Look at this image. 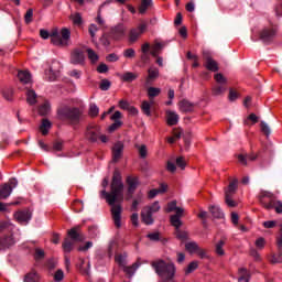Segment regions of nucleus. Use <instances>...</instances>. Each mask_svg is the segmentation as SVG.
Wrapping results in <instances>:
<instances>
[{"instance_id":"nucleus-1","label":"nucleus","mask_w":282,"mask_h":282,"mask_svg":"<svg viewBox=\"0 0 282 282\" xmlns=\"http://www.w3.org/2000/svg\"><path fill=\"white\" fill-rule=\"evenodd\" d=\"M110 188H111L110 192H106V189H102L100 194L104 198H106V202L111 207L110 212H111L115 226L117 228H120L121 213H122L121 203L123 202L124 185L122 183L121 174L118 169H116L113 172Z\"/></svg>"},{"instance_id":"nucleus-2","label":"nucleus","mask_w":282,"mask_h":282,"mask_svg":"<svg viewBox=\"0 0 282 282\" xmlns=\"http://www.w3.org/2000/svg\"><path fill=\"white\" fill-rule=\"evenodd\" d=\"M83 118V111L78 107L67 105L61 106L57 109V119L64 123L76 127Z\"/></svg>"},{"instance_id":"nucleus-3","label":"nucleus","mask_w":282,"mask_h":282,"mask_svg":"<svg viewBox=\"0 0 282 282\" xmlns=\"http://www.w3.org/2000/svg\"><path fill=\"white\" fill-rule=\"evenodd\" d=\"M152 267L162 279V282H169L173 280L175 275V265L173 263H166L164 260H159L153 261Z\"/></svg>"},{"instance_id":"nucleus-4","label":"nucleus","mask_w":282,"mask_h":282,"mask_svg":"<svg viewBox=\"0 0 282 282\" xmlns=\"http://www.w3.org/2000/svg\"><path fill=\"white\" fill-rule=\"evenodd\" d=\"M12 230L13 226L9 223H0V252L15 245Z\"/></svg>"},{"instance_id":"nucleus-5","label":"nucleus","mask_w":282,"mask_h":282,"mask_svg":"<svg viewBox=\"0 0 282 282\" xmlns=\"http://www.w3.org/2000/svg\"><path fill=\"white\" fill-rule=\"evenodd\" d=\"M259 203L268 210L275 209V213L282 214V203L275 202V196L272 192H267L265 189H261L258 195Z\"/></svg>"},{"instance_id":"nucleus-6","label":"nucleus","mask_w":282,"mask_h":282,"mask_svg":"<svg viewBox=\"0 0 282 282\" xmlns=\"http://www.w3.org/2000/svg\"><path fill=\"white\" fill-rule=\"evenodd\" d=\"M215 84L212 87L213 97H223L228 91V79L221 73L214 75Z\"/></svg>"},{"instance_id":"nucleus-7","label":"nucleus","mask_w":282,"mask_h":282,"mask_svg":"<svg viewBox=\"0 0 282 282\" xmlns=\"http://www.w3.org/2000/svg\"><path fill=\"white\" fill-rule=\"evenodd\" d=\"M51 43L57 46H68L69 45V39H72V31L67 28H63L61 32L58 30L52 31L50 34Z\"/></svg>"},{"instance_id":"nucleus-8","label":"nucleus","mask_w":282,"mask_h":282,"mask_svg":"<svg viewBox=\"0 0 282 282\" xmlns=\"http://www.w3.org/2000/svg\"><path fill=\"white\" fill-rule=\"evenodd\" d=\"M173 212H176V214L173 216H170V224H172V226L174 227H182L183 223L181 220V217H183L184 215V209L177 207L176 200H172L167 203V208H165V213H173Z\"/></svg>"},{"instance_id":"nucleus-9","label":"nucleus","mask_w":282,"mask_h":282,"mask_svg":"<svg viewBox=\"0 0 282 282\" xmlns=\"http://www.w3.org/2000/svg\"><path fill=\"white\" fill-rule=\"evenodd\" d=\"M275 37L276 28H264L259 32V40L265 45L273 43Z\"/></svg>"},{"instance_id":"nucleus-10","label":"nucleus","mask_w":282,"mask_h":282,"mask_svg":"<svg viewBox=\"0 0 282 282\" xmlns=\"http://www.w3.org/2000/svg\"><path fill=\"white\" fill-rule=\"evenodd\" d=\"M100 127L97 124H89L85 130V139L90 143H97L100 135Z\"/></svg>"},{"instance_id":"nucleus-11","label":"nucleus","mask_w":282,"mask_h":282,"mask_svg":"<svg viewBox=\"0 0 282 282\" xmlns=\"http://www.w3.org/2000/svg\"><path fill=\"white\" fill-rule=\"evenodd\" d=\"M202 55L206 69H208L209 72H219L218 63L213 58V54L210 51L203 50Z\"/></svg>"},{"instance_id":"nucleus-12","label":"nucleus","mask_w":282,"mask_h":282,"mask_svg":"<svg viewBox=\"0 0 282 282\" xmlns=\"http://www.w3.org/2000/svg\"><path fill=\"white\" fill-rule=\"evenodd\" d=\"M127 185H128V197L127 199H131L133 197L134 192L137 191L140 182L138 176H127Z\"/></svg>"},{"instance_id":"nucleus-13","label":"nucleus","mask_w":282,"mask_h":282,"mask_svg":"<svg viewBox=\"0 0 282 282\" xmlns=\"http://www.w3.org/2000/svg\"><path fill=\"white\" fill-rule=\"evenodd\" d=\"M148 25L142 23L139 28L132 29L129 33V42L131 44L135 43L140 35L147 30Z\"/></svg>"},{"instance_id":"nucleus-14","label":"nucleus","mask_w":282,"mask_h":282,"mask_svg":"<svg viewBox=\"0 0 282 282\" xmlns=\"http://www.w3.org/2000/svg\"><path fill=\"white\" fill-rule=\"evenodd\" d=\"M68 237L70 240L75 242H83L85 240L84 235L80 232V226H76L67 231Z\"/></svg>"},{"instance_id":"nucleus-15","label":"nucleus","mask_w":282,"mask_h":282,"mask_svg":"<svg viewBox=\"0 0 282 282\" xmlns=\"http://www.w3.org/2000/svg\"><path fill=\"white\" fill-rule=\"evenodd\" d=\"M84 59H85V54L82 50L76 48L73 51L70 55V63L73 65H83Z\"/></svg>"},{"instance_id":"nucleus-16","label":"nucleus","mask_w":282,"mask_h":282,"mask_svg":"<svg viewBox=\"0 0 282 282\" xmlns=\"http://www.w3.org/2000/svg\"><path fill=\"white\" fill-rule=\"evenodd\" d=\"M17 78L22 85H33V76L30 72H18Z\"/></svg>"},{"instance_id":"nucleus-17","label":"nucleus","mask_w":282,"mask_h":282,"mask_svg":"<svg viewBox=\"0 0 282 282\" xmlns=\"http://www.w3.org/2000/svg\"><path fill=\"white\" fill-rule=\"evenodd\" d=\"M178 109H181V112L183 113H191L194 112L195 104L187 99H183L178 102Z\"/></svg>"},{"instance_id":"nucleus-18","label":"nucleus","mask_w":282,"mask_h":282,"mask_svg":"<svg viewBox=\"0 0 282 282\" xmlns=\"http://www.w3.org/2000/svg\"><path fill=\"white\" fill-rule=\"evenodd\" d=\"M122 153H123V143L122 142L115 143L112 148V161L117 163L122 158Z\"/></svg>"},{"instance_id":"nucleus-19","label":"nucleus","mask_w":282,"mask_h":282,"mask_svg":"<svg viewBox=\"0 0 282 282\" xmlns=\"http://www.w3.org/2000/svg\"><path fill=\"white\" fill-rule=\"evenodd\" d=\"M14 217L20 224H29L32 219V213L30 210H22L18 212Z\"/></svg>"},{"instance_id":"nucleus-20","label":"nucleus","mask_w":282,"mask_h":282,"mask_svg":"<svg viewBox=\"0 0 282 282\" xmlns=\"http://www.w3.org/2000/svg\"><path fill=\"white\" fill-rule=\"evenodd\" d=\"M12 192H13V187L9 185V183H4L0 187V198L7 199L8 197L11 196Z\"/></svg>"},{"instance_id":"nucleus-21","label":"nucleus","mask_w":282,"mask_h":282,"mask_svg":"<svg viewBox=\"0 0 282 282\" xmlns=\"http://www.w3.org/2000/svg\"><path fill=\"white\" fill-rule=\"evenodd\" d=\"M25 96H26V102L30 106H35L37 104V94L34 89H26Z\"/></svg>"},{"instance_id":"nucleus-22","label":"nucleus","mask_w":282,"mask_h":282,"mask_svg":"<svg viewBox=\"0 0 282 282\" xmlns=\"http://www.w3.org/2000/svg\"><path fill=\"white\" fill-rule=\"evenodd\" d=\"M258 159V155L257 154H238V162L243 165V166H247L248 165V160L249 161H256Z\"/></svg>"},{"instance_id":"nucleus-23","label":"nucleus","mask_w":282,"mask_h":282,"mask_svg":"<svg viewBox=\"0 0 282 282\" xmlns=\"http://www.w3.org/2000/svg\"><path fill=\"white\" fill-rule=\"evenodd\" d=\"M78 269L83 275H86V276L90 275V262L89 261L86 262L84 259H79Z\"/></svg>"},{"instance_id":"nucleus-24","label":"nucleus","mask_w":282,"mask_h":282,"mask_svg":"<svg viewBox=\"0 0 282 282\" xmlns=\"http://www.w3.org/2000/svg\"><path fill=\"white\" fill-rule=\"evenodd\" d=\"M52 121H50L47 118L42 119V123L40 126V131L43 135H47L50 133V130L52 129Z\"/></svg>"},{"instance_id":"nucleus-25","label":"nucleus","mask_w":282,"mask_h":282,"mask_svg":"<svg viewBox=\"0 0 282 282\" xmlns=\"http://www.w3.org/2000/svg\"><path fill=\"white\" fill-rule=\"evenodd\" d=\"M153 213L151 209L144 208L141 213L142 221L147 225H153L154 219L152 218Z\"/></svg>"},{"instance_id":"nucleus-26","label":"nucleus","mask_w":282,"mask_h":282,"mask_svg":"<svg viewBox=\"0 0 282 282\" xmlns=\"http://www.w3.org/2000/svg\"><path fill=\"white\" fill-rule=\"evenodd\" d=\"M165 46H166L165 42H160L156 40L152 46V51H151L152 56L158 57V55L160 54V51H162Z\"/></svg>"},{"instance_id":"nucleus-27","label":"nucleus","mask_w":282,"mask_h":282,"mask_svg":"<svg viewBox=\"0 0 282 282\" xmlns=\"http://www.w3.org/2000/svg\"><path fill=\"white\" fill-rule=\"evenodd\" d=\"M113 40H119L124 34V28L123 25H118L111 30L109 33Z\"/></svg>"},{"instance_id":"nucleus-28","label":"nucleus","mask_w":282,"mask_h":282,"mask_svg":"<svg viewBox=\"0 0 282 282\" xmlns=\"http://www.w3.org/2000/svg\"><path fill=\"white\" fill-rule=\"evenodd\" d=\"M180 117L174 111H167V126L174 127L178 123Z\"/></svg>"},{"instance_id":"nucleus-29","label":"nucleus","mask_w":282,"mask_h":282,"mask_svg":"<svg viewBox=\"0 0 282 282\" xmlns=\"http://www.w3.org/2000/svg\"><path fill=\"white\" fill-rule=\"evenodd\" d=\"M140 265H141V262H140V259H138V261L134 262L132 265L127 267L126 264L123 267V271L131 278Z\"/></svg>"},{"instance_id":"nucleus-30","label":"nucleus","mask_w":282,"mask_h":282,"mask_svg":"<svg viewBox=\"0 0 282 282\" xmlns=\"http://www.w3.org/2000/svg\"><path fill=\"white\" fill-rule=\"evenodd\" d=\"M238 273L240 275L238 278V282H250L251 274H250V272L247 269L240 268L238 270Z\"/></svg>"},{"instance_id":"nucleus-31","label":"nucleus","mask_w":282,"mask_h":282,"mask_svg":"<svg viewBox=\"0 0 282 282\" xmlns=\"http://www.w3.org/2000/svg\"><path fill=\"white\" fill-rule=\"evenodd\" d=\"M208 209L212 216L216 219H221L225 217L224 212L218 206H210Z\"/></svg>"},{"instance_id":"nucleus-32","label":"nucleus","mask_w":282,"mask_h":282,"mask_svg":"<svg viewBox=\"0 0 282 282\" xmlns=\"http://www.w3.org/2000/svg\"><path fill=\"white\" fill-rule=\"evenodd\" d=\"M76 242L73 241L70 238H65L64 242L62 243V248L64 252L69 253L72 250H74V245Z\"/></svg>"},{"instance_id":"nucleus-33","label":"nucleus","mask_w":282,"mask_h":282,"mask_svg":"<svg viewBox=\"0 0 282 282\" xmlns=\"http://www.w3.org/2000/svg\"><path fill=\"white\" fill-rule=\"evenodd\" d=\"M118 76L123 83H132L133 80H135V78H138V75L134 73H123L118 74Z\"/></svg>"},{"instance_id":"nucleus-34","label":"nucleus","mask_w":282,"mask_h":282,"mask_svg":"<svg viewBox=\"0 0 282 282\" xmlns=\"http://www.w3.org/2000/svg\"><path fill=\"white\" fill-rule=\"evenodd\" d=\"M238 188V178H234V181H230L227 189H225V195H234Z\"/></svg>"},{"instance_id":"nucleus-35","label":"nucleus","mask_w":282,"mask_h":282,"mask_svg":"<svg viewBox=\"0 0 282 282\" xmlns=\"http://www.w3.org/2000/svg\"><path fill=\"white\" fill-rule=\"evenodd\" d=\"M159 78L158 72H150L145 78V87L149 88L153 85V83Z\"/></svg>"},{"instance_id":"nucleus-36","label":"nucleus","mask_w":282,"mask_h":282,"mask_svg":"<svg viewBox=\"0 0 282 282\" xmlns=\"http://www.w3.org/2000/svg\"><path fill=\"white\" fill-rule=\"evenodd\" d=\"M51 112V104L48 101H45L42 106L39 108V113L42 117H46Z\"/></svg>"},{"instance_id":"nucleus-37","label":"nucleus","mask_w":282,"mask_h":282,"mask_svg":"<svg viewBox=\"0 0 282 282\" xmlns=\"http://www.w3.org/2000/svg\"><path fill=\"white\" fill-rule=\"evenodd\" d=\"M174 228H176V232L175 234H176V238H178V240L185 242V241H187L189 239V235H188L187 231L181 230L180 229L181 227H174Z\"/></svg>"},{"instance_id":"nucleus-38","label":"nucleus","mask_w":282,"mask_h":282,"mask_svg":"<svg viewBox=\"0 0 282 282\" xmlns=\"http://www.w3.org/2000/svg\"><path fill=\"white\" fill-rule=\"evenodd\" d=\"M152 6H153V1L152 0H141V6L139 8V12L141 14H144L148 11V9L150 7H152Z\"/></svg>"},{"instance_id":"nucleus-39","label":"nucleus","mask_w":282,"mask_h":282,"mask_svg":"<svg viewBox=\"0 0 282 282\" xmlns=\"http://www.w3.org/2000/svg\"><path fill=\"white\" fill-rule=\"evenodd\" d=\"M127 253H117L115 260L121 268H123L127 265Z\"/></svg>"},{"instance_id":"nucleus-40","label":"nucleus","mask_w":282,"mask_h":282,"mask_svg":"<svg viewBox=\"0 0 282 282\" xmlns=\"http://www.w3.org/2000/svg\"><path fill=\"white\" fill-rule=\"evenodd\" d=\"M40 281V275L37 272H30L28 274H25L24 276V282H39Z\"/></svg>"},{"instance_id":"nucleus-41","label":"nucleus","mask_w":282,"mask_h":282,"mask_svg":"<svg viewBox=\"0 0 282 282\" xmlns=\"http://www.w3.org/2000/svg\"><path fill=\"white\" fill-rule=\"evenodd\" d=\"M226 245L225 240H220L215 245V253L217 256H225L224 246Z\"/></svg>"},{"instance_id":"nucleus-42","label":"nucleus","mask_w":282,"mask_h":282,"mask_svg":"<svg viewBox=\"0 0 282 282\" xmlns=\"http://www.w3.org/2000/svg\"><path fill=\"white\" fill-rule=\"evenodd\" d=\"M161 94V89L156 87H149L148 88V96L150 99L159 97Z\"/></svg>"},{"instance_id":"nucleus-43","label":"nucleus","mask_w":282,"mask_h":282,"mask_svg":"<svg viewBox=\"0 0 282 282\" xmlns=\"http://www.w3.org/2000/svg\"><path fill=\"white\" fill-rule=\"evenodd\" d=\"M198 249H199V246L195 241L185 243V250H187L189 253H194Z\"/></svg>"},{"instance_id":"nucleus-44","label":"nucleus","mask_w":282,"mask_h":282,"mask_svg":"<svg viewBox=\"0 0 282 282\" xmlns=\"http://www.w3.org/2000/svg\"><path fill=\"white\" fill-rule=\"evenodd\" d=\"M45 80H48L50 83H54L58 78V73L56 72H46L44 74Z\"/></svg>"},{"instance_id":"nucleus-45","label":"nucleus","mask_w":282,"mask_h":282,"mask_svg":"<svg viewBox=\"0 0 282 282\" xmlns=\"http://www.w3.org/2000/svg\"><path fill=\"white\" fill-rule=\"evenodd\" d=\"M69 19L73 21V24L74 25H82L83 24V18H82V15H80V13H75V14H72L70 17H69Z\"/></svg>"},{"instance_id":"nucleus-46","label":"nucleus","mask_w":282,"mask_h":282,"mask_svg":"<svg viewBox=\"0 0 282 282\" xmlns=\"http://www.w3.org/2000/svg\"><path fill=\"white\" fill-rule=\"evenodd\" d=\"M260 128H261V132H262L264 135L270 137V134H271V128L269 127V124H268L265 121H261Z\"/></svg>"},{"instance_id":"nucleus-47","label":"nucleus","mask_w":282,"mask_h":282,"mask_svg":"<svg viewBox=\"0 0 282 282\" xmlns=\"http://www.w3.org/2000/svg\"><path fill=\"white\" fill-rule=\"evenodd\" d=\"M112 36L110 35V33H105L101 37H100V43L104 46H109L110 45V41H111Z\"/></svg>"},{"instance_id":"nucleus-48","label":"nucleus","mask_w":282,"mask_h":282,"mask_svg":"<svg viewBox=\"0 0 282 282\" xmlns=\"http://www.w3.org/2000/svg\"><path fill=\"white\" fill-rule=\"evenodd\" d=\"M45 258V251L41 248H35L34 259L36 261L43 260Z\"/></svg>"},{"instance_id":"nucleus-49","label":"nucleus","mask_w":282,"mask_h":282,"mask_svg":"<svg viewBox=\"0 0 282 282\" xmlns=\"http://www.w3.org/2000/svg\"><path fill=\"white\" fill-rule=\"evenodd\" d=\"M33 17H34V10L33 9H29L26 11V13L24 14V22L26 24H30L33 22Z\"/></svg>"},{"instance_id":"nucleus-50","label":"nucleus","mask_w":282,"mask_h":282,"mask_svg":"<svg viewBox=\"0 0 282 282\" xmlns=\"http://www.w3.org/2000/svg\"><path fill=\"white\" fill-rule=\"evenodd\" d=\"M2 97L7 101H12L13 100V89H4V90H2Z\"/></svg>"},{"instance_id":"nucleus-51","label":"nucleus","mask_w":282,"mask_h":282,"mask_svg":"<svg viewBox=\"0 0 282 282\" xmlns=\"http://www.w3.org/2000/svg\"><path fill=\"white\" fill-rule=\"evenodd\" d=\"M142 111L145 116L151 117V105L149 101H143L142 102Z\"/></svg>"},{"instance_id":"nucleus-52","label":"nucleus","mask_w":282,"mask_h":282,"mask_svg":"<svg viewBox=\"0 0 282 282\" xmlns=\"http://www.w3.org/2000/svg\"><path fill=\"white\" fill-rule=\"evenodd\" d=\"M198 268V261H192L185 269V274H189Z\"/></svg>"},{"instance_id":"nucleus-53","label":"nucleus","mask_w":282,"mask_h":282,"mask_svg":"<svg viewBox=\"0 0 282 282\" xmlns=\"http://www.w3.org/2000/svg\"><path fill=\"white\" fill-rule=\"evenodd\" d=\"M232 195H229V193L225 194V203L228 207L234 208L237 206V203L231 199Z\"/></svg>"},{"instance_id":"nucleus-54","label":"nucleus","mask_w":282,"mask_h":282,"mask_svg":"<svg viewBox=\"0 0 282 282\" xmlns=\"http://www.w3.org/2000/svg\"><path fill=\"white\" fill-rule=\"evenodd\" d=\"M110 86H111V83L108 79H102L100 82L99 88H100L101 91H108Z\"/></svg>"},{"instance_id":"nucleus-55","label":"nucleus","mask_w":282,"mask_h":282,"mask_svg":"<svg viewBox=\"0 0 282 282\" xmlns=\"http://www.w3.org/2000/svg\"><path fill=\"white\" fill-rule=\"evenodd\" d=\"M98 113H99V108L95 104H90L89 116L95 118L98 116Z\"/></svg>"},{"instance_id":"nucleus-56","label":"nucleus","mask_w":282,"mask_h":282,"mask_svg":"<svg viewBox=\"0 0 282 282\" xmlns=\"http://www.w3.org/2000/svg\"><path fill=\"white\" fill-rule=\"evenodd\" d=\"M87 54H88V58L91 61V63H97L99 57L91 48L87 50Z\"/></svg>"},{"instance_id":"nucleus-57","label":"nucleus","mask_w":282,"mask_h":282,"mask_svg":"<svg viewBox=\"0 0 282 282\" xmlns=\"http://www.w3.org/2000/svg\"><path fill=\"white\" fill-rule=\"evenodd\" d=\"M122 126V121L116 120L110 127H109V132L112 133L116 130H118Z\"/></svg>"},{"instance_id":"nucleus-58","label":"nucleus","mask_w":282,"mask_h":282,"mask_svg":"<svg viewBox=\"0 0 282 282\" xmlns=\"http://www.w3.org/2000/svg\"><path fill=\"white\" fill-rule=\"evenodd\" d=\"M176 166L181 167V170H185L186 161H185L184 156L176 158Z\"/></svg>"},{"instance_id":"nucleus-59","label":"nucleus","mask_w":282,"mask_h":282,"mask_svg":"<svg viewBox=\"0 0 282 282\" xmlns=\"http://www.w3.org/2000/svg\"><path fill=\"white\" fill-rule=\"evenodd\" d=\"M139 154L141 159H145L148 156V149L145 144L139 147Z\"/></svg>"},{"instance_id":"nucleus-60","label":"nucleus","mask_w":282,"mask_h":282,"mask_svg":"<svg viewBox=\"0 0 282 282\" xmlns=\"http://www.w3.org/2000/svg\"><path fill=\"white\" fill-rule=\"evenodd\" d=\"M53 150L56 152L63 151V141L57 140L53 142Z\"/></svg>"},{"instance_id":"nucleus-61","label":"nucleus","mask_w":282,"mask_h":282,"mask_svg":"<svg viewBox=\"0 0 282 282\" xmlns=\"http://www.w3.org/2000/svg\"><path fill=\"white\" fill-rule=\"evenodd\" d=\"M63 278H65V273L63 272V270H57L54 274V280L61 282L63 281Z\"/></svg>"},{"instance_id":"nucleus-62","label":"nucleus","mask_w":282,"mask_h":282,"mask_svg":"<svg viewBox=\"0 0 282 282\" xmlns=\"http://www.w3.org/2000/svg\"><path fill=\"white\" fill-rule=\"evenodd\" d=\"M123 55L124 57L127 58H132L135 56V51L133 48H127L124 52H123Z\"/></svg>"},{"instance_id":"nucleus-63","label":"nucleus","mask_w":282,"mask_h":282,"mask_svg":"<svg viewBox=\"0 0 282 282\" xmlns=\"http://www.w3.org/2000/svg\"><path fill=\"white\" fill-rule=\"evenodd\" d=\"M145 209H151V213H158L161 209L159 202H155L152 206L145 207Z\"/></svg>"},{"instance_id":"nucleus-64","label":"nucleus","mask_w":282,"mask_h":282,"mask_svg":"<svg viewBox=\"0 0 282 282\" xmlns=\"http://www.w3.org/2000/svg\"><path fill=\"white\" fill-rule=\"evenodd\" d=\"M148 238H149L151 241H159V240H160V234H159V232L149 234V235H148Z\"/></svg>"}]
</instances>
